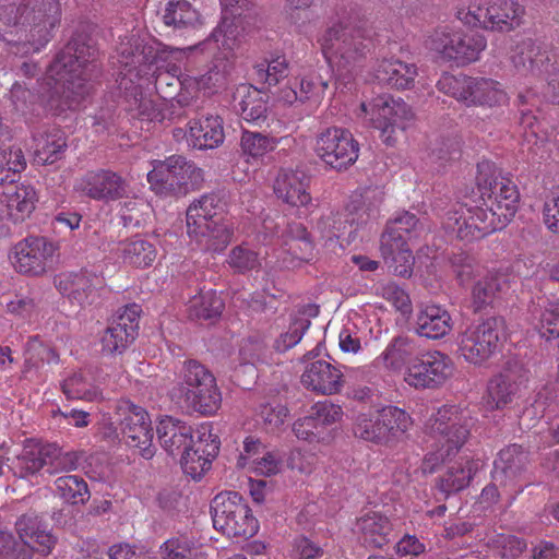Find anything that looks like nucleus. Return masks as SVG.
<instances>
[{"label":"nucleus","instance_id":"26","mask_svg":"<svg viewBox=\"0 0 559 559\" xmlns=\"http://www.w3.org/2000/svg\"><path fill=\"white\" fill-rule=\"evenodd\" d=\"M300 381L307 390L322 395L340 393L345 382L341 369L324 359L307 361Z\"/></svg>","mask_w":559,"mask_h":559},{"label":"nucleus","instance_id":"60","mask_svg":"<svg viewBox=\"0 0 559 559\" xmlns=\"http://www.w3.org/2000/svg\"><path fill=\"white\" fill-rule=\"evenodd\" d=\"M297 85L299 86V102L319 104L324 97L329 83L319 75L309 74L304 76Z\"/></svg>","mask_w":559,"mask_h":559},{"label":"nucleus","instance_id":"15","mask_svg":"<svg viewBox=\"0 0 559 559\" xmlns=\"http://www.w3.org/2000/svg\"><path fill=\"white\" fill-rule=\"evenodd\" d=\"M382 202V193L377 188H367L355 191L345 209V214L331 216L333 230L331 238H341L349 226L348 241L354 240L358 226L367 224L378 216V209Z\"/></svg>","mask_w":559,"mask_h":559},{"label":"nucleus","instance_id":"37","mask_svg":"<svg viewBox=\"0 0 559 559\" xmlns=\"http://www.w3.org/2000/svg\"><path fill=\"white\" fill-rule=\"evenodd\" d=\"M509 102L508 93L501 83L488 78H473L471 80L466 106L487 108L501 107Z\"/></svg>","mask_w":559,"mask_h":559},{"label":"nucleus","instance_id":"12","mask_svg":"<svg viewBox=\"0 0 559 559\" xmlns=\"http://www.w3.org/2000/svg\"><path fill=\"white\" fill-rule=\"evenodd\" d=\"M503 322L498 318L471 324L457 337V353L468 364L485 365L497 354Z\"/></svg>","mask_w":559,"mask_h":559},{"label":"nucleus","instance_id":"48","mask_svg":"<svg viewBox=\"0 0 559 559\" xmlns=\"http://www.w3.org/2000/svg\"><path fill=\"white\" fill-rule=\"evenodd\" d=\"M224 301L214 290H202L189 301V316L193 319L210 320L222 314Z\"/></svg>","mask_w":559,"mask_h":559},{"label":"nucleus","instance_id":"61","mask_svg":"<svg viewBox=\"0 0 559 559\" xmlns=\"http://www.w3.org/2000/svg\"><path fill=\"white\" fill-rule=\"evenodd\" d=\"M309 319L305 317L294 319L290 322L288 330L282 333L275 341V349L277 352H286L297 345L301 341L305 332L309 329Z\"/></svg>","mask_w":559,"mask_h":559},{"label":"nucleus","instance_id":"22","mask_svg":"<svg viewBox=\"0 0 559 559\" xmlns=\"http://www.w3.org/2000/svg\"><path fill=\"white\" fill-rule=\"evenodd\" d=\"M79 193L104 202L128 198L129 186L119 174L109 169H96L85 173L74 186Z\"/></svg>","mask_w":559,"mask_h":559},{"label":"nucleus","instance_id":"55","mask_svg":"<svg viewBox=\"0 0 559 559\" xmlns=\"http://www.w3.org/2000/svg\"><path fill=\"white\" fill-rule=\"evenodd\" d=\"M487 545L493 549H498L500 555L508 559L518 558L527 546L523 539L503 533H492L488 535Z\"/></svg>","mask_w":559,"mask_h":559},{"label":"nucleus","instance_id":"56","mask_svg":"<svg viewBox=\"0 0 559 559\" xmlns=\"http://www.w3.org/2000/svg\"><path fill=\"white\" fill-rule=\"evenodd\" d=\"M471 80L472 76H455L449 73H443L437 82V88L441 93L465 104L468 96Z\"/></svg>","mask_w":559,"mask_h":559},{"label":"nucleus","instance_id":"9","mask_svg":"<svg viewBox=\"0 0 559 559\" xmlns=\"http://www.w3.org/2000/svg\"><path fill=\"white\" fill-rule=\"evenodd\" d=\"M525 10L516 0H478L467 10H460L459 19L466 25L487 31L511 32L522 24Z\"/></svg>","mask_w":559,"mask_h":559},{"label":"nucleus","instance_id":"32","mask_svg":"<svg viewBox=\"0 0 559 559\" xmlns=\"http://www.w3.org/2000/svg\"><path fill=\"white\" fill-rule=\"evenodd\" d=\"M527 462V452L521 445L510 444L499 451L493 462L492 479L506 489L513 487Z\"/></svg>","mask_w":559,"mask_h":559},{"label":"nucleus","instance_id":"19","mask_svg":"<svg viewBox=\"0 0 559 559\" xmlns=\"http://www.w3.org/2000/svg\"><path fill=\"white\" fill-rule=\"evenodd\" d=\"M58 292L81 308L96 305L104 293V278L87 270L68 271L55 277Z\"/></svg>","mask_w":559,"mask_h":559},{"label":"nucleus","instance_id":"21","mask_svg":"<svg viewBox=\"0 0 559 559\" xmlns=\"http://www.w3.org/2000/svg\"><path fill=\"white\" fill-rule=\"evenodd\" d=\"M122 412L121 430L130 448L138 450L139 454L150 460L155 454L153 445V429L147 412L138 405L126 403L120 407Z\"/></svg>","mask_w":559,"mask_h":559},{"label":"nucleus","instance_id":"4","mask_svg":"<svg viewBox=\"0 0 559 559\" xmlns=\"http://www.w3.org/2000/svg\"><path fill=\"white\" fill-rule=\"evenodd\" d=\"M469 417L455 405H443L426 424L427 442L423 469L432 473L441 463L459 453L469 437Z\"/></svg>","mask_w":559,"mask_h":559},{"label":"nucleus","instance_id":"42","mask_svg":"<svg viewBox=\"0 0 559 559\" xmlns=\"http://www.w3.org/2000/svg\"><path fill=\"white\" fill-rule=\"evenodd\" d=\"M115 250L124 264L138 269L150 267L157 257L155 245L138 237L119 242Z\"/></svg>","mask_w":559,"mask_h":559},{"label":"nucleus","instance_id":"10","mask_svg":"<svg viewBox=\"0 0 559 559\" xmlns=\"http://www.w3.org/2000/svg\"><path fill=\"white\" fill-rule=\"evenodd\" d=\"M213 525L229 537L250 538L259 531V522L243 498L236 491L217 493L211 504Z\"/></svg>","mask_w":559,"mask_h":559},{"label":"nucleus","instance_id":"40","mask_svg":"<svg viewBox=\"0 0 559 559\" xmlns=\"http://www.w3.org/2000/svg\"><path fill=\"white\" fill-rule=\"evenodd\" d=\"M283 249L287 252L292 260L289 264L295 266V261L307 262L313 258L314 252V243L313 240L306 229V227L300 223H289L283 234Z\"/></svg>","mask_w":559,"mask_h":559},{"label":"nucleus","instance_id":"50","mask_svg":"<svg viewBox=\"0 0 559 559\" xmlns=\"http://www.w3.org/2000/svg\"><path fill=\"white\" fill-rule=\"evenodd\" d=\"M197 20L198 12L186 0L169 1L163 15L165 25L179 29L193 25Z\"/></svg>","mask_w":559,"mask_h":559},{"label":"nucleus","instance_id":"6","mask_svg":"<svg viewBox=\"0 0 559 559\" xmlns=\"http://www.w3.org/2000/svg\"><path fill=\"white\" fill-rule=\"evenodd\" d=\"M321 50L331 67H336L335 88L344 92L353 81L349 69L369 51L368 44L359 31L334 24L319 38Z\"/></svg>","mask_w":559,"mask_h":559},{"label":"nucleus","instance_id":"45","mask_svg":"<svg viewBox=\"0 0 559 559\" xmlns=\"http://www.w3.org/2000/svg\"><path fill=\"white\" fill-rule=\"evenodd\" d=\"M216 381L213 373L197 360H188L183 364L179 382L171 391V399L175 400L193 391L204 383Z\"/></svg>","mask_w":559,"mask_h":559},{"label":"nucleus","instance_id":"64","mask_svg":"<svg viewBox=\"0 0 559 559\" xmlns=\"http://www.w3.org/2000/svg\"><path fill=\"white\" fill-rule=\"evenodd\" d=\"M33 550L9 532L0 534V559H31Z\"/></svg>","mask_w":559,"mask_h":559},{"label":"nucleus","instance_id":"28","mask_svg":"<svg viewBox=\"0 0 559 559\" xmlns=\"http://www.w3.org/2000/svg\"><path fill=\"white\" fill-rule=\"evenodd\" d=\"M36 202L34 187L10 183L0 192V215L14 223L22 222L34 211Z\"/></svg>","mask_w":559,"mask_h":559},{"label":"nucleus","instance_id":"63","mask_svg":"<svg viewBox=\"0 0 559 559\" xmlns=\"http://www.w3.org/2000/svg\"><path fill=\"white\" fill-rule=\"evenodd\" d=\"M309 416L318 428L323 429L338 420L343 416L342 407L328 401L318 402L311 407Z\"/></svg>","mask_w":559,"mask_h":559},{"label":"nucleus","instance_id":"43","mask_svg":"<svg viewBox=\"0 0 559 559\" xmlns=\"http://www.w3.org/2000/svg\"><path fill=\"white\" fill-rule=\"evenodd\" d=\"M479 460H463L448 468L439 480V489L445 493H454L466 488L481 467Z\"/></svg>","mask_w":559,"mask_h":559},{"label":"nucleus","instance_id":"8","mask_svg":"<svg viewBox=\"0 0 559 559\" xmlns=\"http://www.w3.org/2000/svg\"><path fill=\"white\" fill-rule=\"evenodd\" d=\"M152 166L147 181L159 194L185 195L199 188L203 181L202 169L180 155L169 156L165 160H153Z\"/></svg>","mask_w":559,"mask_h":559},{"label":"nucleus","instance_id":"38","mask_svg":"<svg viewBox=\"0 0 559 559\" xmlns=\"http://www.w3.org/2000/svg\"><path fill=\"white\" fill-rule=\"evenodd\" d=\"M374 75L381 83L399 90H407L414 85L418 72L414 63L395 58H383L378 62Z\"/></svg>","mask_w":559,"mask_h":559},{"label":"nucleus","instance_id":"47","mask_svg":"<svg viewBox=\"0 0 559 559\" xmlns=\"http://www.w3.org/2000/svg\"><path fill=\"white\" fill-rule=\"evenodd\" d=\"M55 488L60 499L71 504H84L91 497L86 481L78 475L58 477Z\"/></svg>","mask_w":559,"mask_h":559},{"label":"nucleus","instance_id":"36","mask_svg":"<svg viewBox=\"0 0 559 559\" xmlns=\"http://www.w3.org/2000/svg\"><path fill=\"white\" fill-rule=\"evenodd\" d=\"M61 391L71 401L97 402L104 399L95 376L91 370H78L64 378Z\"/></svg>","mask_w":559,"mask_h":559},{"label":"nucleus","instance_id":"23","mask_svg":"<svg viewBox=\"0 0 559 559\" xmlns=\"http://www.w3.org/2000/svg\"><path fill=\"white\" fill-rule=\"evenodd\" d=\"M140 312L141 307L136 304L123 307L102 336V352L104 354H121L134 341L139 328Z\"/></svg>","mask_w":559,"mask_h":559},{"label":"nucleus","instance_id":"33","mask_svg":"<svg viewBox=\"0 0 559 559\" xmlns=\"http://www.w3.org/2000/svg\"><path fill=\"white\" fill-rule=\"evenodd\" d=\"M156 432L162 448L173 456L179 455L194 444L192 428L171 416L160 418Z\"/></svg>","mask_w":559,"mask_h":559},{"label":"nucleus","instance_id":"14","mask_svg":"<svg viewBox=\"0 0 559 559\" xmlns=\"http://www.w3.org/2000/svg\"><path fill=\"white\" fill-rule=\"evenodd\" d=\"M360 110L370 123L381 132L382 141L393 145L396 141L395 131L404 130L406 122L413 118L408 105L402 99L381 95L369 103H361Z\"/></svg>","mask_w":559,"mask_h":559},{"label":"nucleus","instance_id":"57","mask_svg":"<svg viewBox=\"0 0 559 559\" xmlns=\"http://www.w3.org/2000/svg\"><path fill=\"white\" fill-rule=\"evenodd\" d=\"M128 110L133 118L142 121L154 122L163 119L162 111L155 102L142 93H135L129 100Z\"/></svg>","mask_w":559,"mask_h":559},{"label":"nucleus","instance_id":"46","mask_svg":"<svg viewBox=\"0 0 559 559\" xmlns=\"http://www.w3.org/2000/svg\"><path fill=\"white\" fill-rule=\"evenodd\" d=\"M194 445H190L179 454L180 463L187 475H190L193 479H200L210 469L218 448L212 445V452H207L205 455L204 450L201 449V443L197 448Z\"/></svg>","mask_w":559,"mask_h":559},{"label":"nucleus","instance_id":"16","mask_svg":"<svg viewBox=\"0 0 559 559\" xmlns=\"http://www.w3.org/2000/svg\"><path fill=\"white\" fill-rule=\"evenodd\" d=\"M454 362L440 350H428L417 355L404 372V381L416 390L438 389L454 373Z\"/></svg>","mask_w":559,"mask_h":559},{"label":"nucleus","instance_id":"2","mask_svg":"<svg viewBox=\"0 0 559 559\" xmlns=\"http://www.w3.org/2000/svg\"><path fill=\"white\" fill-rule=\"evenodd\" d=\"M61 20L59 0H0V39L8 52H38Z\"/></svg>","mask_w":559,"mask_h":559},{"label":"nucleus","instance_id":"7","mask_svg":"<svg viewBox=\"0 0 559 559\" xmlns=\"http://www.w3.org/2000/svg\"><path fill=\"white\" fill-rule=\"evenodd\" d=\"M413 426L411 415L395 405H385L377 409L376 415H357L353 432L365 441L382 445H392L405 439Z\"/></svg>","mask_w":559,"mask_h":559},{"label":"nucleus","instance_id":"62","mask_svg":"<svg viewBox=\"0 0 559 559\" xmlns=\"http://www.w3.org/2000/svg\"><path fill=\"white\" fill-rule=\"evenodd\" d=\"M559 308L555 300H545L539 316V332L543 337H559Z\"/></svg>","mask_w":559,"mask_h":559},{"label":"nucleus","instance_id":"44","mask_svg":"<svg viewBox=\"0 0 559 559\" xmlns=\"http://www.w3.org/2000/svg\"><path fill=\"white\" fill-rule=\"evenodd\" d=\"M520 388L511 372L495 376L487 385L485 402L490 409H500L512 402Z\"/></svg>","mask_w":559,"mask_h":559},{"label":"nucleus","instance_id":"53","mask_svg":"<svg viewBox=\"0 0 559 559\" xmlns=\"http://www.w3.org/2000/svg\"><path fill=\"white\" fill-rule=\"evenodd\" d=\"M58 360L55 349L43 343L38 336L28 340L25 348V367L23 372L28 373L33 368H39L40 364Z\"/></svg>","mask_w":559,"mask_h":559},{"label":"nucleus","instance_id":"20","mask_svg":"<svg viewBox=\"0 0 559 559\" xmlns=\"http://www.w3.org/2000/svg\"><path fill=\"white\" fill-rule=\"evenodd\" d=\"M246 0H230L229 3L224 4L222 10V21L219 25L212 32L209 39L199 44L198 46H190L186 48L192 51L198 48L205 49L212 43L215 48L231 52L238 48L245 38V26L242 17V5Z\"/></svg>","mask_w":559,"mask_h":559},{"label":"nucleus","instance_id":"5","mask_svg":"<svg viewBox=\"0 0 559 559\" xmlns=\"http://www.w3.org/2000/svg\"><path fill=\"white\" fill-rule=\"evenodd\" d=\"M187 234L201 251L222 252L230 243L234 225L224 217L221 200L214 194L202 195L186 214Z\"/></svg>","mask_w":559,"mask_h":559},{"label":"nucleus","instance_id":"27","mask_svg":"<svg viewBox=\"0 0 559 559\" xmlns=\"http://www.w3.org/2000/svg\"><path fill=\"white\" fill-rule=\"evenodd\" d=\"M15 530L23 543L44 556L49 555L56 545L49 524L34 511L21 515L15 522Z\"/></svg>","mask_w":559,"mask_h":559},{"label":"nucleus","instance_id":"11","mask_svg":"<svg viewBox=\"0 0 559 559\" xmlns=\"http://www.w3.org/2000/svg\"><path fill=\"white\" fill-rule=\"evenodd\" d=\"M79 462L76 452H63L52 443L28 442L14 461L13 471L20 477H28L47 466L50 474H56L75 469Z\"/></svg>","mask_w":559,"mask_h":559},{"label":"nucleus","instance_id":"18","mask_svg":"<svg viewBox=\"0 0 559 559\" xmlns=\"http://www.w3.org/2000/svg\"><path fill=\"white\" fill-rule=\"evenodd\" d=\"M58 251V243L46 237L32 236L13 247L11 261L17 272L39 276L52 269Z\"/></svg>","mask_w":559,"mask_h":559},{"label":"nucleus","instance_id":"59","mask_svg":"<svg viewBox=\"0 0 559 559\" xmlns=\"http://www.w3.org/2000/svg\"><path fill=\"white\" fill-rule=\"evenodd\" d=\"M499 289L500 285L497 277H485L478 281L472 290V307L474 311H480L489 306Z\"/></svg>","mask_w":559,"mask_h":559},{"label":"nucleus","instance_id":"30","mask_svg":"<svg viewBox=\"0 0 559 559\" xmlns=\"http://www.w3.org/2000/svg\"><path fill=\"white\" fill-rule=\"evenodd\" d=\"M406 238L402 233H395V228H385L381 236V254L384 261L394 267V272L403 277L412 274L414 255Z\"/></svg>","mask_w":559,"mask_h":559},{"label":"nucleus","instance_id":"41","mask_svg":"<svg viewBox=\"0 0 559 559\" xmlns=\"http://www.w3.org/2000/svg\"><path fill=\"white\" fill-rule=\"evenodd\" d=\"M174 401L182 408L198 412L202 415H213L221 407L222 394L216 381H214L212 383H204L193 391L190 390L189 393Z\"/></svg>","mask_w":559,"mask_h":559},{"label":"nucleus","instance_id":"25","mask_svg":"<svg viewBox=\"0 0 559 559\" xmlns=\"http://www.w3.org/2000/svg\"><path fill=\"white\" fill-rule=\"evenodd\" d=\"M510 62L519 76L539 80L548 70L550 58L542 45L533 39H524L512 48Z\"/></svg>","mask_w":559,"mask_h":559},{"label":"nucleus","instance_id":"1","mask_svg":"<svg viewBox=\"0 0 559 559\" xmlns=\"http://www.w3.org/2000/svg\"><path fill=\"white\" fill-rule=\"evenodd\" d=\"M478 197L471 203L454 204L443 216V229L462 241L472 242L503 229L519 210L520 192L509 177L497 173L490 162L477 165Z\"/></svg>","mask_w":559,"mask_h":559},{"label":"nucleus","instance_id":"13","mask_svg":"<svg viewBox=\"0 0 559 559\" xmlns=\"http://www.w3.org/2000/svg\"><path fill=\"white\" fill-rule=\"evenodd\" d=\"M313 150L324 165L341 171L356 163L360 147L347 129L329 127L317 134Z\"/></svg>","mask_w":559,"mask_h":559},{"label":"nucleus","instance_id":"52","mask_svg":"<svg viewBox=\"0 0 559 559\" xmlns=\"http://www.w3.org/2000/svg\"><path fill=\"white\" fill-rule=\"evenodd\" d=\"M241 100L238 104L240 117L249 122H259L265 119L266 103L257 88H243Z\"/></svg>","mask_w":559,"mask_h":559},{"label":"nucleus","instance_id":"17","mask_svg":"<svg viewBox=\"0 0 559 559\" xmlns=\"http://www.w3.org/2000/svg\"><path fill=\"white\" fill-rule=\"evenodd\" d=\"M487 40L481 34H464L461 31L442 28L435 32L430 48L444 60L466 64L478 60Z\"/></svg>","mask_w":559,"mask_h":559},{"label":"nucleus","instance_id":"24","mask_svg":"<svg viewBox=\"0 0 559 559\" xmlns=\"http://www.w3.org/2000/svg\"><path fill=\"white\" fill-rule=\"evenodd\" d=\"M420 352L417 340L409 335H396L386 344L384 349L374 358V368L389 374L405 372Z\"/></svg>","mask_w":559,"mask_h":559},{"label":"nucleus","instance_id":"29","mask_svg":"<svg viewBox=\"0 0 559 559\" xmlns=\"http://www.w3.org/2000/svg\"><path fill=\"white\" fill-rule=\"evenodd\" d=\"M273 190L282 202L292 207H306L312 200L309 178L300 170L281 169L274 180Z\"/></svg>","mask_w":559,"mask_h":559},{"label":"nucleus","instance_id":"58","mask_svg":"<svg viewBox=\"0 0 559 559\" xmlns=\"http://www.w3.org/2000/svg\"><path fill=\"white\" fill-rule=\"evenodd\" d=\"M227 262L238 273H246L261 265L258 252L242 243L231 249Z\"/></svg>","mask_w":559,"mask_h":559},{"label":"nucleus","instance_id":"51","mask_svg":"<svg viewBox=\"0 0 559 559\" xmlns=\"http://www.w3.org/2000/svg\"><path fill=\"white\" fill-rule=\"evenodd\" d=\"M159 555L162 559H206L193 548L192 540L185 535L164 542L159 547Z\"/></svg>","mask_w":559,"mask_h":559},{"label":"nucleus","instance_id":"35","mask_svg":"<svg viewBox=\"0 0 559 559\" xmlns=\"http://www.w3.org/2000/svg\"><path fill=\"white\" fill-rule=\"evenodd\" d=\"M452 328V318L442 306L436 304L424 305L417 312L415 331L419 336L439 340L449 334Z\"/></svg>","mask_w":559,"mask_h":559},{"label":"nucleus","instance_id":"54","mask_svg":"<svg viewBox=\"0 0 559 559\" xmlns=\"http://www.w3.org/2000/svg\"><path fill=\"white\" fill-rule=\"evenodd\" d=\"M26 160L20 147L0 150V185L13 183L16 174L23 171Z\"/></svg>","mask_w":559,"mask_h":559},{"label":"nucleus","instance_id":"39","mask_svg":"<svg viewBox=\"0 0 559 559\" xmlns=\"http://www.w3.org/2000/svg\"><path fill=\"white\" fill-rule=\"evenodd\" d=\"M356 532L366 546L381 548L390 543L393 525L388 516L372 512L357 521Z\"/></svg>","mask_w":559,"mask_h":559},{"label":"nucleus","instance_id":"31","mask_svg":"<svg viewBox=\"0 0 559 559\" xmlns=\"http://www.w3.org/2000/svg\"><path fill=\"white\" fill-rule=\"evenodd\" d=\"M189 121V147L204 151L217 148L224 143V121L221 116L207 114Z\"/></svg>","mask_w":559,"mask_h":559},{"label":"nucleus","instance_id":"49","mask_svg":"<svg viewBox=\"0 0 559 559\" xmlns=\"http://www.w3.org/2000/svg\"><path fill=\"white\" fill-rule=\"evenodd\" d=\"M278 141L276 139L251 131H243L240 140L243 155L254 160L275 150Z\"/></svg>","mask_w":559,"mask_h":559},{"label":"nucleus","instance_id":"3","mask_svg":"<svg viewBox=\"0 0 559 559\" xmlns=\"http://www.w3.org/2000/svg\"><path fill=\"white\" fill-rule=\"evenodd\" d=\"M96 49L80 38L71 39L47 70V107L56 112L72 109L90 92L97 66Z\"/></svg>","mask_w":559,"mask_h":559},{"label":"nucleus","instance_id":"34","mask_svg":"<svg viewBox=\"0 0 559 559\" xmlns=\"http://www.w3.org/2000/svg\"><path fill=\"white\" fill-rule=\"evenodd\" d=\"M67 146L61 129L55 126H41L32 132V150L35 159L43 164H53Z\"/></svg>","mask_w":559,"mask_h":559}]
</instances>
